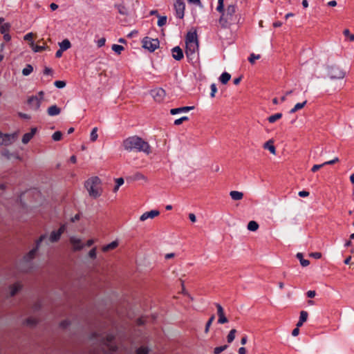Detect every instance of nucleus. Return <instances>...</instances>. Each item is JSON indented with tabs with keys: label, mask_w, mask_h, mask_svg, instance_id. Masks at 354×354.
<instances>
[{
	"label": "nucleus",
	"mask_w": 354,
	"mask_h": 354,
	"mask_svg": "<svg viewBox=\"0 0 354 354\" xmlns=\"http://www.w3.org/2000/svg\"><path fill=\"white\" fill-rule=\"evenodd\" d=\"M260 57H261V56H260L259 55H256L255 54L252 53V54L250 55V57H249V58H248V60H249V62H250L251 64H253V63H254V62H255V60H256V59H260Z\"/></svg>",
	"instance_id": "c03bdc74"
},
{
	"label": "nucleus",
	"mask_w": 354,
	"mask_h": 354,
	"mask_svg": "<svg viewBox=\"0 0 354 354\" xmlns=\"http://www.w3.org/2000/svg\"><path fill=\"white\" fill-rule=\"evenodd\" d=\"M151 95L156 102H162L166 95L165 91L162 88H157L151 91Z\"/></svg>",
	"instance_id": "9b49d317"
},
{
	"label": "nucleus",
	"mask_w": 354,
	"mask_h": 354,
	"mask_svg": "<svg viewBox=\"0 0 354 354\" xmlns=\"http://www.w3.org/2000/svg\"><path fill=\"white\" fill-rule=\"evenodd\" d=\"M46 238V234H41L39 238L37 240L35 247L32 248L28 253L24 256V260L29 261L34 259L35 254L40 246L41 243Z\"/></svg>",
	"instance_id": "0eeeda50"
},
{
	"label": "nucleus",
	"mask_w": 354,
	"mask_h": 354,
	"mask_svg": "<svg viewBox=\"0 0 354 354\" xmlns=\"http://www.w3.org/2000/svg\"><path fill=\"white\" fill-rule=\"evenodd\" d=\"M189 220H190L192 222H193V223H194V222H196V216H195V214H193V213H190V214H189Z\"/></svg>",
	"instance_id": "0e129e2a"
},
{
	"label": "nucleus",
	"mask_w": 354,
	"mask_h": 354,
	"mask_svg": "<svg viewBox=\"0 0 354 354\" xmlns=\"http://www.w3.org/2000/svg\"><path fill=\"white\" fill-rule=\"evenodd\" d=\"M19 115L20 118L26 119V120L30 119V115H29L28 114H26V113H19Z\"/></svg>",
	"instance_id": "052dcab7"
},
{
	"label": "nucleus",
	"mask_w": 354,
	"mask_h": 354,
	"mask_svg": "<svg viewBox=\"0 0 354 354\" xmlns=\"http://www.w3.org/2000/svg\"><path fill=\"white\" fill-rule=\"evenodd\" d=\"M187 1L189 3H193V4L198 6L200 8H203V5L201 2V0H187Z\"/></svg>",
	"instance_id": "864d4df0"
},
{
	"label": "nucleus",
	"mask_w": 354,
	"mask_h": 354,
	"mask_svg": "<svg viewBox=\"0 0 354 354\" xmlns=\"http://www.w3.org/2000/svg\"><path fill=\"white\" fill-rule=\"evenodd\" d=\"M297 258L300 261V263L301 265L303 266V267H306L308 266L309 264H310V261L307 259H304L303 258V254L302 253H297V255H296Z\"/></svg>",
	"instance_id": "a878e982"
},
{
	"label": "nucleus",
	"mask_w": 354,
	"mask_h": 354,
	"mask_svg": "<svg viewBox=\"0 0 354 354\" xmlns=\"http://www.w3.org/2000/svg\"><path fill=\"white\" fill-rule=\"evenodd\" d=\"M171 53L173 58L177 61L181 60L184 57L183 51L179 46L173 48Z\"/></svg>",
	"instance_id": "2eb2a0df"
},
{
	"label": "nucleus",
	"mask_w": 354,
	"mask_h": 354,
	"mask_svg": "<svg viewBox=\"0 0 354 354\" xmlns=\"http://www.w3.org/2000/svg\"><path fill=\"white\" fill-rule=\"evenodd\" d=\"M227 348V345H223L221 346H217L214 349V354H220L221 352L225 351Z\"/></svg>",
	"instance_id": "a19ab883"
},
{
	"label": "nucleus",
	"mask_w": 354,
	"mask_h": 354,
	"mask_svg": "<svg viewBox=\"0 0 354 354\" xmlns=\"http://www.w3.org/2000/svg\"><path fill=\"white\" fill-rule=\"evenodd\" d=\"M230 196L234 201L241 200L243 197V194L241 192L238 191H231L230 192Z\"/></svg>",
	"instance_id": "4be33fe9"
},
{
	"label": "nucleus",
	"mask_w": 354,
	"mask_h": 354,
	"mask_svg": "<svg viewBox=\"0 0 354 354\" xmlns=\"http://www.w3.org/2000/svg\"><path fill=\"white\" fill-rule=\"evenodd\" d=\"M149 350L145 347H140L137 349L136 354H148Z\"/></svg>",
	"instance_id": "de8ad7c7"
},
{
	"label": "nucleus",
	"mask_w": 354,
	"mask_h": 354,
	"mask_svg": "<svg viewBox=\"0 0 354 354\" xmlns=\"http://www.w3.org/2000/svg\"><path fill=\"white\" fill-rule=\"evenodd\" d=\"M115 183L118 186H121L124 184V179L122 178H118L115 180Z\"/></svg>",
	"instance_id": "680f3d73"
},
{
	"label": "nucleus",
	"mask_w": 354,
	"mask_h": 354,
	"mask_svg": "<svg viewBox=\"0 0 354 354\" xmlns=\"http://www.w3.org/2000/svg\"><path fill=\"white\" fill-rule=\"evenodd\" d=\"M124 149L127 151H142L146 154L151 152L149 144L138 136L128 137L122 142Z\"/></svg>",
	"instance_id": "f257e3e1"
},
{
	"label": "nucleus",
	"mask_w": 354,
	"mask_h": 354,
	"mask_svg": "<svg viewBox=\"0 0 354 354\" xmlns=\"http://www.w3.org/2000/svg\"><path fill=\"white\" fill-rule=\"evenodd\" d=\"M70 242L73 246V250L75 251L80 250L83 248V245L82 244L80 239H76L73 236L71 237Z\"/></svg>",
	"instance_id": "a211bd4d"
},
{
	"label": "nucleus",
	"mask_w": 354,
	"mask_h": 354,
	"mask_svg": "<svg viewBox=\"0 0 354 354\" xmlns=\"http://www.w3.org/2000/svg\"><path fill=\"white\" fill-rule=\"evenodd\" d=\"M142 47L145 49H147L150 52L155 51L159 47L160 41L158 39H152L149 37H145L143 38L142 41Z\"/></svg>",
	"instance_id": "39448f33"
},
{
	"label": "nucleus",
	"mask_w": 354,
	"mask_h": 354,
	"mask_svg": "<svg viewBox=\"0 0 354 354\" xmlns=\"http://www.w3.org/2000/svg\"><path fill=\"white\" fill-rule=\"evenodd\" d=\"M328 74L330 79H343L346 73L337 66H330L328 70Z\"/></svg>",
	"instance_id": "6e6552de"
},
{
	"label": "nucleus",
	"mask_w": 354,
	"mask_h": 354,
	"mask_svg": "<svg viewBox=\"0 0 354 354\" xmlns=\"http://www.w3.org/2000/svg\"><path fill=\"white\" fill-rule=\"evenodd\" d=\"M189 120V118L187 116H183L180 118L176 119L174 121V124L176 126H178L181 124L184 121H187Z\"/></svg>",
	"instance_id": "37998d69"
},
{
	"label": "nucleus",
	"mask_w": 354,
	"mask_h": 354,
	"mask_svg": "<svg viewBox=\"0 0 354 354\" xmlns=\"http://www.w3.org/2000/svg\"><path fill=\"white\" fill-rule=\"evenodd\" d=\"M21 286L18 283H15L10 286V296L15 295L20 290Z\"/></svg>",
	"instance_id": "7c9ffc66"
},
{
	"label": "nucleus",
	"mask_w": 354,
	"mask_h": 354,
	"mask_svg": "<svg viewBox=\"0 0 354 354\" xmlns=\"http://www.w3.org/2000/svg\"><path fill=\"white\" fill-rule=\"evenodd\" d=\"M263 148L269 150L270 152L274 155L276 153V148L273 144V141L271 140L264 143Z\"/></svg>",
	"instance_id": "aec40b11"
},
{
	"label": "nucleus",
	"mask_w": 354,
	"mask_h": 354,
	"mask_svg": "<svg viewBox=\"0 0 354 354\" xmlns=\"http://www.w3.org/2000/svg\"><path fill=\"white\" fill-rule=\"evenodd\" d=\"M112 50L118 55L121 54L122 51L124 50V47L121 45L113 44L111 47Z\"/></svg>",
	"instance_id": "f704fd0d"
},
{
	"label": "nucleus",
	"mask_w": 354,
	"mask_h": 354,
	"mask_svg": "<svg viewBox=\"0 0 354 354\" xmlns=\"http://www.w3.org/2000/svg\"><path fill=\"white\" fill-rule=\"evenodd\" d=\"M215 305L217 308V314L218 316V324L227 323L228 322V320H227V317L225 316L224 310H223V307L221 306V305H220L219 304H217V303Z\"/></svg>",
	"instance_id": "f8f14e48"
},
{
	"label": "nucleus",
	"mask_w": 354,
	"mask_h": 354,
	"mask_svg": "<svg viewBox=\"0 0 354 354\" xmlns=\"http://www.w3.org/2000/svg\"><path fill=\"white\" fill-rule=\"evenodd\" d=\"M105 42H106V39L102 37V38H100V39H98L97 41V47L100 48V47H102L105 45Z\"/></svg>",
	"instance_id": "3c124183"
},
{
	"label": "nucleus",
	"mask_w": 354,
	"mask_h": 354,
	"mask_svg": "<svg viewBox=\"0 0 354 354\" xmlns=\"http://www.w3.org/2000/svg\"><path fill=\"white\" fill-rule=\"evenodd\" d=\"M343 33L346 37H348L349 38L350 41H354V35L351 34L348 29H345L344 30Z\"/></svg>",
	"instance_id": "49530a36"
},
{
	"label": "nucleus",
	"mask_w": 354,
	"mask_h": 354,
	"mask_svg": "<svg viewBox=\"0 0 354 354\" xmlns=\"http://www.w3.org/2000/svg\"><path fill=\"white\" fill-rule=\"evenodd\" d=\"M214 318H215L214 315H212L210 317V318L209 319V320L207 322L206 325H205V332L206 333H207L209 332V328H210L212 322H214Z\"/></svg>",
	"instance_id": "4c0bfd02"
},
{
	"label": "nucleus",
	"mask_w": 354,
	"mask_h": 354,
	"mask_svg": "<svg viewBox=\"0 0 354 354\" xmlns=\"http://www.w3.org/2000/svg\"><path fill=\"white\" fill-rule=\"evenodd\" d=\"M167 23V17L166 16H160L158 20V26L160 27L163 26Z\"/></svg>",
	"instance_id": "ea45409f"
},
{
	"label": "nucleus",
	"mask_w": 354,
	"mask_h": 354,
	"mask_svg": "<svg viewBox=\"0 0 354 354\" xmlns=\"http://www.w3.org/2000/svg\"><path fill=\"white\" fill-rule=\"evenodd\" d=\"M59 46L61 50H66L71 48V44L68 39H66L59 43Z\"/></svg>",
	"instance_id": "5701e85b"
},
{
	"label": "nucleus",
	"mask_w": 354,
	"mask_h": 354,
	"mask_svg": "<svg viewBox=\"0 0 354 354\" xmlns=\"http://www.w3.org/2000/svg\"><path fill=\"white\" fill-rule=\"evenodd\" d=\"M31 46L32 50L35 53L41 52L45 49L44 46L35 45L33 42L31 43Z\"/></svg>",
	"instance_id": "e433bc0d"
},
{
	"label": "nucleus",
	"mask_w": 354,
	"mask_h": 354,
	"mask_svg": "<svg viewBox=\"0 0 354 354\" xmlns=\"http://www.w3.org/2000/svg\"><path fill=\"white\" fill-rule=\"evenodd\" d=\"M10 28V25L8 23L0 26V32L1 34L8 33Z\"/></svg>",
	"instance_id": "c9c22d12"
},
{
	"label": "nucleus",
	"mask_w": 354,
	"mask_h": 354,
	"mask_svg": "<svg viewBox=\"0 0 354 354\" xmlns=\"http://www.w3.org/2000/svg\"><path fill=\"white\" fill-rule=\"evenodd\" d=\"M258 228H259V224L254 221H251L248 224V229L250 231L254 232V231L257 230Z\"/></svg>",
	"instance_id": "cd10ccee"
},
{
	"label": "nucleus",
	"mask_w": 354,
	"mask_h": 354,
	"mask_svg": "<svg viewBox=\"0 0 354 354\" xmlns=\"http://www.w3.org/2000/svg\"><path fill=\"white\" fill-rule=\"evenodd\" d=\"M306 294L307 297L309 298H313L316 295V292L315 290H308Z\"/></svg>",
	"instance_id": "13d9d810"
},
{
	"label": "nucleus",
	"mask_w": 354,
	"mask_h": 354,
	"mask_svg": "<svg viewBox=\"0 0 354 354\" xmlns=\"http://www.w3.org/2000/svg\"><path fill=\"white\" fill-rule=\"evenodd\" d=\"M132 179L133 180H143L145 181H147V177L140 172H136V174H134V175L132 176Z\"/></svg>",
	"instance_id": "2f4dec72"
},
{
	"label": "nucleus",
	"mask_w": 354,
	"mask_h": 354,
	"mask_svg": "<svg viewBox=\"0 0 354 354\" xmlns=\"http://www.w3.org/2000/svg\"><path fill=\"white\" fill-rule=\"evenodd\" d=\"M60 112L61 109L57 105H52L47 110V113L50 116L57 115Z\"/></svg>",
	"instance_id": "6ab92c4d"
},
{
	"label": "nucleus",
	"mask_w": 354,
	"mask_h": 354,
	"mask_svg": "<svg viewBox=\"0 0 354 354\" xmlns=\"http://www.w3.org/2000/svg\"><path fill=\"white\" fill-rule=\"evenodd\" d=\"M185 55L189 62L197 60L198 58V41L197 34L194 32H188L185 38Z\"/></svg>",
	"instance_id": "f03ea898"
},
{
	"label": "nucleus",
	"mask_w": 354,
	"mask_h": 354,
	"mask_svg": "<svg viewBox=\"0 0 354 354\" xmlns=\"http://www.w3.org/2000/svg\"><path fill=\"white\" fill-rule=\"evenodd\" d=\"M118 243L117 241H112L111 243L104 245L102 247V251L104 252H108L109 250L115 249V248L118 247Z\"/></svg>",
	"instance_id": "412c9836"
},
{
	"label": "nucleus",
	"mask_w": 354,
	"mask_h": 354,
	"mask_svg": "<svg viewBox=\"0 0 354 354\" xmlns=\"http://www.w3.org/2000/svg\"><path fill=\"white\" fill-rule=\"evenodd\" d=\"M236 10V7L234 5H230L227 10L225 14H223V16L220 19V21H221L225 17V21L230 24L234 23L235 21V12Z\"/></svg>",
	"instance_id": "423d86ee"
},
{
	"label": "nucleus",
	"mask_w": 354,
	"mask_h": 354,
	"mask_svg": "<svg viewBox=\"0 0 354 354\" xmlns=\"http://www.w3.org/2000/svg\"><path fill=\"white\" fill-rule=\"evenodd\" d=\"M160 212L156 209H153L149 212H146L140 216V221H145L148 218H153L154 217L158 216Z\"/></svg>",
	"instance_id": "4468645a"
},
{
	"label": "nucleus",
	"mask_w": 354,
	"mask_h": 354,
	"mask_svg": "<svg viewBox=\"0 0 354 354\" xmlns=\"http://www.w3.org/2000/svg\"><path fill=\"white\" fill-rule=\"evenodd\" d=\"M115 7L118 9V12L122 15H128V9L123 4L115 5Z\"/></svg>",
	"instance_id": "393cba45"
},
{
	"label": "nucleus",
	"mask_w": 354,
	"mask_h": 354,
	"mask_svg": "<svg viewBox=\"0 0 354 354\" xmlns=\"http://www.w3.org/2000/svg\"><path fill=\"white\" fill-rule=\"evenodd\" d=\"M33 71V67L30 64H27L22 70V74L24 76L29 75Z\"/></svg>",
	"instance_id": "c756f323"
},
{
	"label": "nucleus",
	"mask_w": 354,
	"mask_h": 354,
	"mask_svg": "<svg viewBox=\"0 0 354 354\" xmlns=\"http://www.w3.org/2000/svg\"><path fill=\"white\" fill-rule=\"evenodd\" d=\"M308 314L305 310H301L300 312L299 320L303 322L304 323L307 320Z\"/></svg>",
	"instance_id": "79ce46f5"
},
{
	"label": "nucleus",
	"mask_w": 354,
	"mask_h": 354,
	"mask_svg": "<svg viewBox=\"0 0 354 354\" xmlns=\"http://www.w3.org/2000/svg\"><path fill=\"white\" fill-rule=\"evenodd\" d=\"M3 35V39L6 41H9L11 39V36L9 35V33H5Z\"/></svg>",
	"instance_id": "69168bd1"
},
{
	"label": "nucleus",
	"mask_w": 354,
	"mask_h": 354,
	"mask_svg": "<svg viewBox=\"0 0 354 354\" xmlns=\"http://www.w3.org/2000/svg\"><path fill=\"white\" fill-rule=\"evenodd\" d=\"M53 71L50 68L45 67L44 69V75H53Z\"/></svg>",
	"instance_id": "603ef678"
},
{
	"label": "nucleus",
	"mask_w": 354,
	"mask_h": 354,
	"mask_svg": "<svg viewBox=\"0 0 354 354\" xmlns=\"http://www.w3.org/2000/svg\"><path fill=\"white\" fill-rule=\"evenodd\" d=\"M17 133H13L11 134L9 133H3V145H10L15 142V140L17 138Z\"/></svg>",
	"instance_id": "ddd939ff"
},
{
	"label": "nucleus",
	"mask_w": 354,
	"mask_h": 354,
	"mask_svg": "<svg viewBox=\"0 0 354 354\" xmlns=\"http://www.w3.org/2000/svg\"><path fill=\"white\" fill-rule=\"evenodd\" d=\"M310 194V193L307 191H305V190H303V191H300L298 194V195L300 196V197H306V196H308Z\"/></svg>",
	"instance_id": "4d7b16f0"
},
{
	"label": "nucleus",
	"mask_w": 354,
	"mask_h": 354,
	"mask_svg": "<svg viewBox=\"0 0 354 354\" xmlns=\"http://www.w3.org/2000/svg\"><path fill=\"white\" fill-rule=\"evenodd\" d=\"M62 133L59 131H55L52 136V138L54 141H59L62 139Z\"/></svg>",
	"instance_id": "58836bf2"
},
{
	"label": "nucleus",
	"mask_w": 354,
	"mask_h": 354,
	"mask_svg": "<svg viewBox=\"0 0 354 354\" xmlns=\"http://www.w3.org/2000/svg\"><path fill=\"white\" fill-rule=\"evenodd\" d=\"M88 256L91 259H95L96 258V256H97V253H96V248H92L89 252H88Z\"/></svg>",
	"instance_id": "8fccbe9b"
},
{
	"label": "nucleus",
	"mask_w": 354,
	"mask_h": 354,
	"mask_svg": "<svg viewBox=\"0 0 354 354\" xmlns=\"http://www.w3.org/2000/svg\"><path fill=\"white\" fill-rule=\"evenodd\" d=\"M299 329L298 328H294V329L292 330V335L293 336H295H295H297V335H299Z\"/></svg>",
	"instance_id": "338daca9"
},
{
	"label": "nucleus",
	"mask_w": 354,
	"mask_h": 354,
	"mask_svg": "<svg viewBox=\"0 0 354 354\" xmlns=\"http://www.w3.org/2000/svg\"><path fill=\"white\" fill-rule=\"evenodd\" d=\"M311 257H314L315 259H320L322 257V254L320 252H313L310 254Z\"/></svg>",
	"instance_id": "e2e57ef3"
},
{
	"label": "nucleus",
	"mask_w": 354,
	"mask_h": 354,
	"mask_svg": "<svg viewBox=\"0 0 354 354\" xmlns=\"http://www.w3.org/2000/svg\"><path fill=\"white\" fill-rule=\"evenodd\" d=\"M44 92L39 91L36 95H32L28 98L27 103L29 108L33 111H38L44 100Z\"/></svg>",
	"instance_id": "20e7f679"
},
{
	"label": "nucleus",
	"mask_w": 354,
	"mask_h": 354,
	"mask_svg": "<svg viewBox=\"0 0 354 354\" xmlns=\"http://www.w3.org/2000/svg\"><path fill=\"white\" fill-rule=\"evenodd\" d=\"M66 229V226L65 224L61 225L59 228L57 230H54L51 232L50 236H49V241L51 243H55L57 242L62 236V234L65 232Z\"/></svg>",
	"instance_id": "9d476101"
},
{
	"label": "nucleus",
	"mask_w": 354,
	"mask_h": 354,
	"mask_svg": "<svg viewBox=\"0 0 354 354\" xmlns=\"http://www.w3.org/2000/svg\"><path fill=\"white\" fill-rule=\"evenodd\" d=\"M236 329H232V330L229 332V333H228V335H227V342H228V343H232V342L234 341V338H235V334H236Z\"/></svg>",
	"instance_id": "72a5a7b5"
},
{
	"label": "nucleus",
	"mask_w": 354,
	"mask_h": 354,
	"mask_svg": "<svg viewBox=\"0 0 354 354\" xmlns=\"http://www.w3.org/2000/svg\"><path fill=\"white\" fill-rule=\"evenodd\" d=\"M239 354H245L246 353V349L244 347H241L239 349Z\"/></svg>",
	"instance_id": "774afa93"
},
{
	"label": "nucleus",
	"mask_w": 354,
	"mask_h": 354,
	"mask_svg": "<svg viewBox=\"0 0 354 354\" xmlns=\"http://www.w3.org/2000/svg\"><path fill=\"white\" fill-rule=\"evenodd\" d=\"M338 161H339L338 158H334V159H333V160H331L326 161V162H324V163H323V165H333V164H334V163H335V162H338Z\"/></svg>",
	"instance_id": "6e6d98bb"
},
{
	"label": "nucleus",
	"mask_w": 354,
	"mask_h": 354,
	"mask_svg": "<svg viewBox=\"0 0 354 354\" xmlns=\"http://www.w3.org/2000/svg\"><path fill=\"white\" fill-rule=\"evenodd\" d=\"M176 17L180 19H183L185 15V3L183 0H176L174 4Z\"/></svg>",
	"instance_id": "1a4fd4ad"
},
{
	"label": "nucleus",
	"mask_w": 354,
	"mask_h": 354,
	"mask_svg": "<svg viewBox=\"0 0 354 354\" xmlns=\"http://www.w3.org/2000/svg\"><path fill=\"white\" fill-rule=\"evenodd\" d=\"M100 180L95 176L88 179L85 183V187L89 193V195L95 198L99 197L101 193L99 189Z\"/></svg>",
	"instance_id": "7ed1b4c3"
},
{
	"label": "nucleus",
	"mask_w": 354,
	"mask_h": 354,
	"mask_svg": "<svg viewBox=\"0 0 354 354\" xmlns=\"http://www.w3.org/2000/svg\"><path fill=\"white\" fill-rule=\"evenodd\" d=\"M230 78L231 75L227 72H224L221 75L219 80L223 84H226L229 82Z\"/></svg>",
	"instance_id": "b1692460"
},
{
	"label": "nucleus",
	"mask_w": 354,
	"mask_h": 354,
	"mask_svg": "<svg viewBox=\"0 0 354 354\" xmlns=\"http://www.w3.org/2000/svg\"><path fill=\"white\" fill-rule=\"evenodd\" d=\"M210 88H211V93H210V96L212 97H214L215 96V93H216L217 91V88H216V86L215 84H211L210 86Z\"/></svg>",
	"instance_id": "09e8293b"
},
{
	"label": "nucleus",
	"mask_w": 354,
	"mask_h": 354,
	"mask_svg": "<svg viewBox=\"0 0 354 354\" xmlns=\"http://www.w3.org/2000/svg\"><path fill=\"white\" fill-rule=\"evenodd\" d=\"M97 138H98L97 128L94 127L91 132L90 140L91 142H95L97 140Z\"/></svg>",
	"instance_id": "473e14b6"
},
{
	"label": "nucleus",
	"mask_w": 354,
	"mask_h": 354,
	"mask_svg": "<svg viewBox=\"0 0 354 354\" xmlns=\"http://www.w3.org/2000/svg\"><path fill=\"white\" fill-rule=\"evenodd\" d=\"M54 85L58 88H62L66 86L64 81L57 80L54 82Z\"/></svg>",
	"instance_id": "a18cd8bd"
},
{
	"label": "nucleus",
	"mask_w": 354,
	"mask_h": 354,
	"mask_svg": "<svg viewBox=\"0 0 354 354\" xmlns=\"http://www.w3.org/2000/svg\"><path fill=\"white\" fill-rule=\"evenodd\" d=\"M32 37L33 34L32 32H29L24 36V40L32 41Z\"/></svg>",
	"instance_id": "bf43d9fd"
},
{
	"label": "nucleus",
	"mask_w": 354,
	"mask_h": 354,
	"mask_svg": "<svg viewBox=\"0 0 354 354\" xmlns=\"http://www.w3.org/2000/svg\"><path fill=\"white\" fill-rule=\"evenodd\" d=\"M194 109V106H182V107H179V108L171 109L170 110V113L171 115H176L178 113H187L191 110H193Z\"/></svg>",
	"instance_id": "f3484780"
},
{
	"label": "nucleus",
	"mask_w": 354,
	"mask_h": 354,
	"mask_svg": "<svg viewBox=\"0 0 354 354\" xmlns=\"http://www.w3.org/2000/svg\"><path fill=\"white\" fill-rule=\"evenodd\" d=\"M37 129L36 127H32L30 129V131L25 133L22 137V142L24 144H27L29 141L33 138L35 134L36 133Z\"/></svg>",
	"instance_id": "dca6fc26"
},
{
	"label": "nucleus",
	"mask_w": 354,
	"mask_h": 354,
	"mask_svg": "<svg viewBox=\"0 0 354 354\" xmlns=\"http://www.w3.org/2000/svg\"><path fill=\"white\" fill-rule=\"evenodd\" d=\"M323 166H324V165L323 164H321V165H315L313 166V167L311 168V171L313 172H316L317 170H319L320 168H322Z\"/></svg>",
	"instance_id": "5fc2aeb1"
},
{
	"label": "nucleus",
	"mask_w": 354,
	"mask_h": 354,
	"mask_svg": "<svg viewBox=\"0 0 354 354\" xmlns=\"http://www.w3.org/2000/svg\"><path fill=\"white\" fill-rule=\"evenodd\" d=\"M282 117V113H275L274 115H270L268 118V120L270 123H274L277 120L281 118Z\"/></svg>",
	"instance_id": "c85d7f7f"
},
{
	"label": "nucleus",
	"mask_w": 354,
	"mask_h": 354,
	"mask_svg": "<svg viewBox=\"0 0 354 354\" xmlns=\"http://www.w3.org/2000/svg\"><path fill=\"white\" fill-rule=\"evenodd\" d=\"M307 100L304 101L301 103H297L295 106L290 111V113H294L299 109H301L306 104Z\"/></svg>",
	"instance_id": "bb28decb"
}]
</instances>
